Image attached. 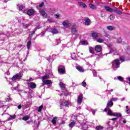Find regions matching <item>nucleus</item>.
<instances>
[{"label": "nucleus", "instance_id": "obj_43", "mask_svg": "<svg viewBox=\"0 0 130 130\" xmlns=\"http://www.w3.org/2000/svg\"><path fill=\"white\" fill-rule=\"evenodd\" d=\"M10 117H11V118L12 119H15V118H16V115H11L10 116Z\"/></svg>", "mask_w": 130, "mask_h": 130}, {"label": "nucleus", "instance_id": "obj_5", "mask_svg": "<svg viewBox=\"0 0 130 130\" xmlns=\"http://www.w3.org/2000/svg\"><path fill=\"white\" fill-rule=\"evenodd\" d=\"M94 50L96 52H101L102 50V47L99 45H96L94 48Z\"/></svg>", "mask_w": 130, "mask_h": 130}, {"label": "nucleus", "instance_id": "obj_16", "mask_svg": "<svg viewBox=\"0 0 130 130\" xmlns=\"http://www.w3.org/2000/svg\"><path fill=\"white\" fill-rule=\"evenodd\" d=\"M89 7L91 9V10H96L97 9V7L95 5H93L92 4H89Z\"/></svg>", "mask_w": 130, "mask_h": 130}, {"label": "nucleus", "instance_id": "obj_3", "mask_svg": "<svg viewBox=\"0 0 130 130\" xmlns=\"http://www.w3.org/2000/svg\"><path fill=\"white\" fill-rule=\"evenodd\" d=\"M21 73H19V75L16 74L15 75H14L12 78H11L12 81H16V80H20L21 79Z\"/></svg>", "mask_w": 130, "mask_h": 130}, {"label": "nucleus", "instance_id": "obj_47", "mask_svg": "<svg viewBox=\"0 0 130 130\" xmlns=\"http://www.w3.org/2000/svg\"><path fill=\"white\" fill-rule=\"evenodd\" d=\"M120 60H122V61H124V58H123V57H121L120 58Z\"/></svg>", "mask_w": 130, "mask_h": 130}, {"label": "nucleus", "instance_id": "obj_48", "mask_svg": "<svg viewBox=\"0 0 130 130\" xmlns=\"http://www.w3.org/2000/svg\"><path fill=\"white\" fill-rule=\"evenodd\" d=\"M17 108L18 109H21V108H22V106H21L20 105L18 106Z\"/></svg>", "mask_w": 130, "mask_h": 130}, {"label": "nucleus", "instance_id": "obj_49", "mask_svg": "<svg viewBox=\"0 0 130 130\" xmlns=\"http://www.w3.org/2000/svg\"><path fill=\"white\" fill-rule=\"evenodd\" d=\"M56 18H59V14H55Z\"/></svg>", "mask_w": 130, "mask_h": 130}, {"label": "nucleus", "instance_id": "obj_46", "mask_svg": "<svg viewBox=\"0 0 130 130\" xmlns=\"http://www.w3.org/2000/svg\"><path fill=\"white\" fill-rule=\"evenodd\" d=\"M117 42H118V43H120L121 42V39L120 38L117 40Z\"/></svg>", "mask_w": 130, "mask_h": 130}, {"label": "nucleus", "instance_id": "obj_45", "mask_svg": "<svg viewBox=\"0 0 130 130\" xmlns=\"http://www.w3.org/2000/svg\"><path fill=\"white\" fill-rule=\"evenodd\" d=\"M45 34V31H42L41 34V35L42 37H43V36H44V35Z\"/></svg>", "mask_w": 130, "mask_h": 130}, {"label": "nucleus", "instance_id": "obj_23", "mask_svg": "<svg viewBox=\"0 0 130 130\" xmlns=\"http://www.w3.org/2000/svg\"><path fill=\"white\" fill-rule=\"evenodd\" d=\"M42 81H45L47 80V79H49V76H47V75H45V76H44L42 77Z\"/></svg>", "mask_w": 130, "mask_h": 130}, {"label": "nucleus", "instance_id": "obj_29", "mask_svg": "<svg viewBox=\"0 0 130 130\" xmlns=\"http://www.w3.org/2000/svg\"><path fill=\"white\" fill-rule=\"evenodd\" d=\"M76 69L78 71H79V72H80L81 73H83V72H84V70H83L81 67H78Z\"/></svg>", "mask_w": 130, "mask_h": 130}, {"label": "nucleus", "instance_id": "obj_17", "mask_svg": "<svg viewBox=\"0 0 130 130\" xmlns=\"http://www.w3.org/2000/svg\"><path fill=\"white\" fill-rule=\"evenodd\" d=\"M107 106L108 107H112V106H113V102H112L111 100L108 102Z\"/></svg>", "mask_w": 130, "mask_h": 130}, {"label": "nucleus", "instance_id": "obj_2", "mask_svg": "<svg viewBox=\"0 0 130 130\" xmlns=\"http://www.w3.org/2000/svg\"><path fill=\"white\" fill-rule=\"evenodd\" d=\"M58 73L61 75H64L66 74V67L62 65H59L58 67Z\"/></svg>", "mask_w": 130, "mask_h": 130}, {"label": "nucleus", "instance_id": "obj_22", "mask_svg": "<svg viewBox=\"0 0 130 130\" xmlns=\"http://www.w3.org/2000/svg\"><path fill=\"white\" fill-rule=\"evenodd\" d=\"M75 124H76V122H75V121L71 122L69 124V127H71V128H73V127L75 126Z\"/></svg>", "mask_w": 130, "mask_h": 130}, {"label": "nucleus", "instance_id": "obj_56", "mask_svg": "<svg viewBox=\"0 0 130 130\" xmlns=\"http://www.w3.org/2000/svg\"><path fill=\"white\" fill-rule=\"evenodd\" d=\"M113 91V90H112H112H111V92H112Z\"/></svg>", "mask_w": 130, "mask_h": 130}, {"label": "nucleus", "instance_id": "obj_32", "mask_svg": "<svg viewBox=\"0 0 130 130\" xmlns=\"http://www.w3.org/2000/svg\"><path fill=\"white\" fill-rule=\"evenodd\" d=\"M29 116H25L23 117L22 120H24V121H27V120H29Z\"/></svg>", "mask_w": 130, "mask_h": 130}, {"label": "nucleus", "instance_id": "obj_11", "mask_svg": "<svg viewBox=\"0 0 130 130\" xmlns=\"http://www.w3.org/2000/svg\"><path fill=\"white\" fill-rule=\"evenodd\" d=\"M36 86H37L36 84H35V83H34V82H30L29 83V87L31 89H35V88H36Z\"/></svg>", "mask_w": 130, "mask_h": 130}, {"label": "nucleus", "instance_id": "obj_57", "mask_svg": "<svg viewBox=\"0 0 130 130\" xmlns=\"http://www.w3.org/2000/svg\"><path fill=\"white\" fill-rule=\"evenodd\" d=\"M92 113H93V114H94V112H92Z\"/></svg>", "mask_w": 130, "mask_h": 130}, {"label": "nucleus", "instance_id": "obj_28", "mask_svg": "<svg viewBox=\"0 0 130 130\" xmlns=\"http://www.w3.org/2000/svg\"><path fill=\"white\" fill-rule=\"evenodd\" d=\"M70 103H69V101H65L63 103V105L65 107H68L69 106Z\"/></svg>", "mask_w": 130, "mask_h": 130}, {"label": "nucleus", "instance_id": "obj_21", "mask_svg": "<svg viewBox=\"0 0 130 130\" xmlns=\"http://www.w3.org/2000/svg\"><path fill=\"white\" fill-rule=\"evenodd\" d=\"M80 6H81V7H82V8H87V5H86V4L83 3V2H79V3Z\"/></svg>", "mask_w": 130, "mask_h": 130}, {"label": "nucleus", "instance_id": "obj_7", "mask_svg": "<svg viewBox=\"0 0 130 130\" xmlns=\"http://www.w3.org/2000/svg\"><path fill=\"white\" fill-rule=\"evenodd\" d=\"M35 13V10L33 9H29L27 11V15L28 16H33Z\"/></svg>", "mask_w": 130, "mask_h": 130}, {"label": "nucleus", "instance_id": "obj_14", "mask_svg": "<svg viewBox=\"0 0 130 130\" xmlns=\"http://www.w3.org/2000/svg\"><path fill=\"white\" fill-rule=\"evenodd\" d=\"M56 121H57V117L55 116L53 118V119L51 121V123L53 124H56Z\"/></svg>", "mask_w": 130, "mask_h": 130}, {"label": "nucleus", "instance_id": "obj_18", "mask_svg": "<svg viewBox=\"0 0 130 130\" xmlns=\"http://www.w3.org/2000/svg\"><path fill=\"white\" fill-rule=\"evenodd\" d=\"M51 32L52 33V34H57V33H58V31L56 28H52L51 30Z\"/></svg>", "mask_w": 130, "mask_h": 130}, {"label": "nucleus", "instance_id": "obj_8", "mask_svg": "<svg viewBox=\"0 0 130 130\" xmlns=\"http://www.w3.org/2000/svg\"><path fill=\"white\" fill-rule=\"evenodd\" d=\"M62 25L63 26H64V27H66V28H69L70 23H69V21H68V20H65L62 22Z\"/></svg>", "mask_w": 130, "mask_h": 130}, {"label": "nucleus", "instance_id": "obj_9", "mask_svg": "<svg viewBox=\"0 0 130 130\" xmlns=\"http://www.w3.org/2000/svg\"><path fill=\"white\" fill-rule=\"evenodd\" d=\"M91 36L94 39H97V38H98L99 37V35H98V33L94 32L91 34Z\"/></svg>", "mask_w": 130, "mask_h": 130}, {"label": "nucleus", "instance_id": "obj_51", "mask_svg": "<svg viewBox=\"0 0 130 130\" xmlns=\"http://www.w3.org/2000/svg\"><path fill=\"white\" fill-rule=\"evenodd\" d=\"M108 108H106L104 110V111H105V112H107V111H108Z\"/></svg>", "mask_w": 130, "mask_h": 130}, {"label": "nucleus", "instance_id": "obj_30", "mask_svg": "<svg viewBox=\"0 0 130 130\" xmlns=\"http://www.w3.org/2000/svg\"><path fill=\"white\" fill-rule=\"evenodd\" d=\"M81 44L82 45H84L85 44H86V45H88V44H89V43H88V42H87V41H82V42H81Z\"/></svg>", "mask_w": 130, "mask_h": 130}, {"label": "nucleus", "instance_id": "obj_27", "mask_svg": "<svg viewBox=\"0 0 130 130\" xmlns=\"http://www.w3.org/2000/svg\"><path fill=\"white\" fill-rule=\"evenodd\" d=\"M17 6L19 8V11H23V10L24 9V6H23V5H18Z\"/></svg>", "mask_w": 130, "mask_h": 130}, {"label": "nucleus", "instance_id": "obj_55", "mask_svg": "<svg viewBox=\"0 0 130 130\" xmlns=\"http://www.w3.org/2000/svg\"><path fill=\"white\" fill-rule=\"evenodd\" d=\"M126 110H127V109H128V107L127 106H126Z\"/></svg>", "mask_w": 130, "mask_h": 130}, {"label": "nucleus", "instance_id": "obj_1", "mask_svg": "<svg viewBox=\"0 0 130 130\" xmlns=\"http://www.w3.org/2000/svg\"><path fill=\"white\" fill-rule=\"evenodd\" d=\"M107 11V12H108L109 13H115V14H117L118 15H122V12L121 11H118V8H115V9H112V8L109 7V6H104V7Z\"/></svg>", "mask_w": 130, "mask_h": 130}, {"label": "nucleus", "instance_id": "obj_35", "mask_svg": "<svg viewBox=\"0 0 130 130\" xmlns=\"http://www.w3.org/2000/svg\"><path fill=\"white\" fill-rule=\"evenodd\" d=\"M97 42H99V43H103V42H104V40H103V39H102L100 38L97 40Z\"/></svg>", "mask_w": 130, "mask_h": 130}, {"label": "nucleus", "instance_id": "obj_41", "mask_svg": "<svg viewBox=\"0 0 130 130\" xmlns=\"http://www.w3.org/2000/svg\"><path fill=\"white\" fill-rule=\"evenodd\" d=\"M110 100L112 102H113V101L115 102V101H117V99H116L115 98H113L111 99Z\"/></svg>", "mask_w": 130, "mask_h": 130}, {"label": "nucleus", "instance_id": "obj_39", "mask_svg": "<svg viewBox=\"0 0 130 130\" xmlns=\"http://www.w3.org/2000/svg\"><path fill=\"white\" fill-rule=\"evenodd\" d=\"M35 32H36V30H35V29H34V30L31 31V33L30 34L31 38L33 37V35H34V34H35Z\"/></svg>", "mask_w": 130, "mask_h": 130}, {"label": "nucleus", "instance_id": "obj_59", "mask_svg": "<svg viewBox=\"0 0 130 130\" xmlns=\"http://www.w3.org/2000/svg\"><path fill=\"white\" fill-rule=\"evenodd\" d=\"M117 68H119V67H117Z\"/></svg>", "mask_w": 130, "mask_h": 130}, {"label": "nucleus", "instance_id": "obj_24", "mask_svg": "<svg viewBox=\"0 0 130 130\" xmlns=\"http://www.w3.org/2000/svg\"><path fill=\"white\" fill-rule=\"evenodd\" d=\"M103 128H104V127L101 126V125L96 126L95 127L96 130H102V129H103Z\"/></svg>", "mask_w": 130, "mask_h": 130}, {"label": "nucleus", "instance_id": "obj_50", "mask_svg": "<svg viewBox=\"0 0 130 130\" xmlns=\"http://www.w3.org/2000/svg\"><path fill=\"white\" fill-rule=\"evenodd\" d=\"M111 120L114 121V120H117V118H113L111 119Z\"/></svg>", "mask_w": 130, "mask_h": 130}, {"label": "nucleus", "instance_id": "obj_31", "mask_svg": "<svg viewBox=\"0 0 130 130\" xmlns=\"http://www.w3.org/2000/svg\"><path fill=\"white\" fill-rule=\"evenodd\" d=\"M31 46V41L27 42V49H30V47Z\"/></svg>", "mask_w": 130, "mask_h": 130}, {"label": "nucleus", "instance_id": "obj_12", "mask_svg": "<svg viewBox=\"0 0 130 130\" xmlns=\"http://www.w3.org/2000/svg\"><path fill=\"white\" fill-rule=\"evenodd\" d=\"M90 24H91V20H90V19H89V18H87L85 20V25L86 26H89V25H90Z\"/></svg>", "mask_w": 130, "mask_h": 130}, {"label": "nucleus", "instance_id": "obj_4", "mask_svg": "<svg viewBox=\"0 0 130 130\" xmlns=\"http://www.w3.org/2000/svg\"><path fill=\"white\" fill-rule=\"evenodd\" d=\"M83 98L84 96H83V94H81L78 96L77 102L79 105H81L82 104V102L83 101Z\"/></svg>", "mask_w": 130, "mask_h": 130}, {"label": "nucleus", "instance_id": "obj_15", "mask_svg": "<svg viewBox=\"0 0 130 130\" xmlns=\"http://www.w3.org/2000/svg\"><path fill=\"white\" fill-rule=\"evenodd\" d=\"M71 30L72 34H75L76 32H77V29H76V26H72Z\"/></svg>", "mask_w": 130, "mask_h": 130}, {"label": "nucleus", "instance_id": "obj_26", "mask_svg": "<svg viewBox=\"0 0 130 130\" xmlns=\"http://www.w3.org/2000/svg\"><path fill=\"white\" fill-rule=\"evenodd\" d=\"M108 114L111 116H114V113H112V111H111V110H109L108 111Z\"/></svg>", "mask_w": 130, "mask_h": 130}, {"label": "nucleus", "instance_id": "obj_58", "mask_svg": "<svg viewBox=\"0 0 130 130\" xmlns=\"http://www.w3.org/2000/svg\"><path fill=\"white\" fill-rule=\"evenodd\" d=\"M48 21H49V19H48Z\"/></svg>", "mask_w": 130, "mask_h": 130}, {"label": "nucleus", "instance_id": "obj_42", "mask_svg": "<svg viewBox=\"0 0 130 130\" xmlns=\"http://www.w3.org/2000/svg\"><path fill=\"white\" fill-rule=\"evenodd\" d=\"M44 6V3L42 2L41 4H40L39 5V7L40 8H42V7H43Z\"/></svg>", "mask_w": 130, "mask_h": 130}, {"label": "nucleus", "instance_id": "obj_44", "mask_svg": "<svg viewBox=\"0 0 130 130\" xmlns=\"http://www.w3.org/2000/svg\"><path fill=\"white\" fill-rule=\"evenodd\" d=\"M38 29H40V26H38L37 27H35V28L34 29L35 31H37V30H38Z\"/></svg>", "mask_w": 130, "mask_h": 130}, {"label": "nucleus", "instance_id": "obj_6", "mask_svg": "<svg viewBox=\"0 0 130 130\" xmlns=\"http://www.w3.org/2000/svg\"><path fill=\"white\" fill-rule=\"evenodd\" d=\"M43 85H51L52 84V81L50 80L46 79V80H43Z\"/></svg>", "mask_w": 130, "mask_h": 130}, {"label": "nucleus", "instance_id": "obj_38", "mask_svg": "<svg viewBox=\"0 0 130 130\" xmlns=\"http://www.w3.org/2000/svg\"><path fill=\"white\" fill-rule=\"evenodd\" d=\"M117 79L119 81H120V82H122V81H123V78H122V77L121 76H118L117 77Z\"/></svg>", "mask_w": 130, "mask_h": 130}, {"label": "nucleus", "instance_id": "obj_33", "mask_svg": "<svg viewBox=\"0 0 130 130\" xmlns=\"http://www.w3.org/2000/svg\"><path fill=\"white\" fill-rule=\"evenodd\" d=\"M115 63L116 64V66H119L120 64V62H119V60L118 59H115L114 60Z\"/></svg>", "mask_w": 130, "mask_h": 130}, {"label": "nucleus", "instance_id": "obj_34", "mask_svg": "<svg viewBox=\"0 0 130 130\" xmlns=\"http://www.w3.org/2000/svg\"><path fill=\"white\" fill-rule=\"evenodd\" d=\"M43 109V105H41L40 107H39L38 111V112H41L42 111V109Z\"/></svg>", "mask_w": 130, "mask_h": 130}, {"label": "nucleus", "instance_id": "obj_20", "mask_svg": "<svg viewBox=\"0 0 130 130\" xmlns=\"http://www.w3.org/2000/svg\"><path fill=\"white\" fill-rule=\"evenodd\" d=\"M114 116H116V117H121L122 115L120 113H114Z\"/></svg>", "mask_w": 130, "mask_h": 130}, {"label": "nucleus", "instance_id": "obj_52", "mask_svg": "<svg viewBox=\"0 0 130 130\" xmlns=\"http://www.w3.org/2000/svg\"><path fill=\"white\" fill-rule=\"evenodd\" d=\"M64 123H66V121H64V120H62L61 122V124H64Z\"/></svg>", "mask_w": 130, "mask_h": 130}, {"label": "nucleus", "instance_id": "obj_25", "mask_svg": "<svg viewBox=\"0 0 130 130\" xmlns=\"http://www.w3.org/2000/svg\"><path fill=\"white\" fill-rule=\"evenodd\" d=\"M107 28L108 30H109L110 31H112V30L114 29V27L111 25H108Z\"/></svg>", "mask_w": 130, "mask_h": 130}, {"label": "nucleus", "instance_id": "obj_37", "mask_svg": "<svg viewBox=\"0 0 130 130\" xmlns=\"http://www.w3.org/2000/svg\"><path fill=\"white\" fill-rule=\"evenodd\" d=\"M109 18H110V20H114V18H115V17H114V15L111 14V15H110Z\"/></svg>", "mask_w": 130, "mask_h": 130}, {"label": "nucleus", "instance_id": "obj_19", "mask_svg": "<svg viewBox=\"0 0 130 130\" xmlns=\"http://www.w3.org/2000/svg\"><path fill=\"white\" fill-rule=\"evenodd\" d=\"M89 51L92 54H94V53H95V52H94V48H93L92 47H89Z\"/></svg>", "mask_w": 130, "mask_h": 130}, {"label": "nucleus", "instance_id": "obj_40", "mask_svg": "<svg viewBox=\"0 0 130 130\" xmlns=\"http://www.w3.org/2000/svg\"><path fill=\"white\" fill-rule=\"evenodd\" d=\"M29 26H30V24H26L25 25H23V27L24 29H26V28H28V27H29Z\"/></svg>", "mask_w": 130, "mask_h": 130}, {"label": "nucleus", "instance_id": "obj_36", "mask_svg": "<svg viewBox=\"0 0 130 130\" xmlns=\"http://www.w3.org/2000/svg\"><path fill=\"white\" fill-rule=\"evenodd\" d=\"M81 85L83 86V87H86L87 86V83H86L85 81H83L82 82Z\"/></svg>", "mask_w": 130, "mask_h": 130}, {"label": "nucleus", "instance_id": "obj_53", "mask_svg": "<svg viewBox=\"0 0 130 130\" xmlns=\"http://www.w3.org/2000/svg\"><path fill=\"white\" fill-rule=\"evenodd\" d=\"M126 113H127L128 114V113H129V111L128 109L126 110Z\"/></svg>", "mask_w": 130, "mask_h": 130}, {"label": "nucleus", "instance_id": "obj_54", "mask_svg": "<svg viewBox=\"0 0 130 130\" xmlns=\"http://www.w3.org/2000/svg\"><path fill=\"white\" fill-rule=\"evenodd\" d=\"M123 122L124 123H126V120H124L123 121Z\"/></svg>", "mask_w": 130, "mask_h": 130}, {"label": "nucleus", "instance_id": "obj_10", "mask_svg": "<svg viewBox=\"0 0 130 130\" xmlns=\"http://www.w3.org/2000/svg\"><path fill=\"white\" fill-rule=\"evenodd\" d=\"M40 15L43 16V17H44L45 18L47 17V14H46V12L44 11V10H42L40 12Z\"/></svg>", "mask_w": 130, "mask_h": 130}, {"label": "nucleus", "instance_id": "obj_13", "mask_svg": "<svg viewBox=\"0 0 130 130\" xmlns=\"http://www.w3.org/2000/svg\"><path fill=\"white\" fill-rule=\"evenodd\" d=\"M59 85L62 90H64V89H66V84L60 82Z\"/></svg>", "mask_w": 130, "mask_h": 130}]
</instances>
